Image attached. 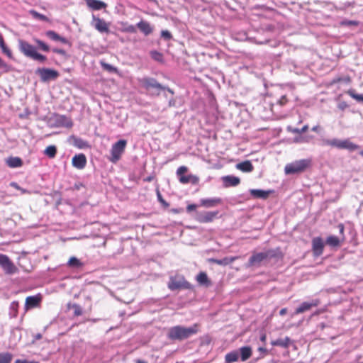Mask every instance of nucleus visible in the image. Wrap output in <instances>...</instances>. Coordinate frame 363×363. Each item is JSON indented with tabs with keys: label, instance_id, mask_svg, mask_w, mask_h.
Segmentation results:
<instances>
[{
	"label": "nucleus",
	"instance_id": "obj_1",
	"mask_svg": "<svg viewBox=\"0 0 363 363\" xmlns=\"http://www.w3.org/2000/svg\"><path fill=\"white\" fill-rule=\"evenodd\" d=\"M200 330V325L194 323L190 327L175 325L169 328L167 337L172 341H183L197 334Z\"/></svg>",
	"mask_w": 363,
	"mask_h": 363
},
{
	"label": "nucleus",
	"instance_id": "obj_2",
	"mask_svg": "<svg viewBox=\"0 0 363 363\" xmlns=\"http://www.w3.org/2000/svg\"><path fill=\"white\" fill-rule=\"evenodd\" d=\"M283 254L279 248L269 249L265 252H253L247 264V267H258L268 259L282 258Z\"/></svg>",
	"mask_w": 363,
	"mask_h": 363
},
{
	"label": "nucleus",
	"instance_id": "obj_3",
	"mask_svg": "<svg viewBox=\"0 0 363 363\" xmlns=\"http://www.w3.org/2000/svg\"><path fill=\"white\" fill-rule=\"evenodd\" d=\"M18 47L20 51L27 57L40 62H44L47 60V57L45 55L38 53L36 48L26 40H19Z\"/></svg>",
	"mask_w": 363,
	"mask_h": 363
},
{
	"label": "nucleus",
	"instance_id": "obj_4",
	"mask_svg": "<svg viewBox=\"0 0 363 363\" xmlns=\"http://www.w3.org/2000/svg\"><path fill=\"white\" fill-rule=\"evenodd\" d=\"M311 164L312 161L311 159L296 160L285 166L284 172L286 174H300L309 168L311 166Z\"/></svg>",
	"mask_w": 363,
	"mask_h": 363
},
{
	"label": "nucleus",
	"instance_id": "obj_5",
	"mask_svg": "<svg viewBox=\"0 0 363 363\" xmlns=\"http://www.w3.org/2000/svg\"><path fill=\"white\" fill-rule=\"evenodd\" d=\"M324 144L340 150L354 151L359 148V146L352 143L350 139L340 140L337 138L327 139L323 141Z\"/></svg>",
	"mask_w": 363,
	"mask_h": 363
},
{
	"label": "nucleus",
	"instance_id": "obj_6",
	"mask_svg": "<svg viewBox=\"0 0 363 363\" xmlns=\"http://www.w3.org/2000/svg\"><path fill=\"white\" fill-rule=\"evenodd\" d=\"M167 286L171 291L192 289V285L186 280L183 275L180 274L171 276Z\"/></svg>",
	"mask_w": 363,
	"mask_h": 363
},
{
	"label": "nucleus",
	"instance_id": "obj_7",
	"mask_svg": "<svg viewBox=\"0 0 363 363\" xmlns=\"http://www.w3.org/2000/svg\"><path fill=\"white\" fill-rule=\"evenodd\" d=\"M139 82L141 86L146 90L150 91L154 89L155 92H152V95L159 96L160 91L165 90L166 87L158 83L157 81L154 78L144 77L139 79Z\"/></svg>",
	"mask_w": 363,
	"mask_h": 363
},
{
	"label": "nucleus",
	"instance_id": "obj_8",
	"mask_svg": "<svg viewBox=\"0 0 363 363\" xmlns=\"http://www.w3.org/2000/svg\"><path fill=\"white\" fill-rule=\"evenodd\" d=\"M127 141L125 140H120L115 143L111 150V157L108 158L112 163H116L121 160L122 155L125 152Z\"/></svg>",
	"mask_w": 363,
	"mask_h": 363
},
{
	"label": "nucleus",
	"instance_id": "obj_9",
	"mask_svg": "<svg viewBox=\"0 0 363 363\" xmlns=\"http://www.w3.org/2000/svg\"><path fill=\"white\" fill-rule=\"evenodd\" d=\"M188 168L186 166H181L177 170V175L179 180L182 184L191 183L192 184H197L199 182V178L193 174L184 175L187 172Z\"/></svg>",
	"mask_w": 363,
	"mask_h": 363
},
{
	"label": "nucleus",
	"instance_id": "obj_10",
	"mask_svg": "<svg viewBox=\"0 0 363 363\" xmlns=\"http://www.w3.org/2000/svg\"><path fill=\"white\" fill-rule=\"evenodd\" d=\"M0 266L6 274H13L18 272V267L7 255L4 254H0Z\"/></svg>",
	"mask_w": 363,
	"mask_h": 363
},
{
	"label": "nucleus",
	"instance_id": "obj_11",
	"mask_svg": "<svg viewBox=\"0 0 363 363\" xmlns=\"http://www.w3.org/2000/svg\"><path fill=\"white\" fill-rule=\"evenodd\" d=\"M35 73L40 76L41 81L44 82L56 79L59 77L57 71L50 68H38Z\"/></svg>",
	"mask_w": 363,
	"mask_h": 363
},
{
	"label": "nucleus",
	"instance_id": "obj_12",
	"mask_svg": "<svg viewBox=\"0 0 363 363\" xmlns=\"http://www.w3.org/2000/svg\"><path fill=\"white\" fill-rule=\"evenodd\" d=\"M92 26L100 33H108L110 32V23L94 15L92 16Z\"/></svg>",
	"mask_w": 363,
	"mask_h": 363
},
{
	"label": "nucleus",
	"instance_id": "obj_13",
	"mask_svg": "<svg viewBox=\"0 0 363 363\" xmlns=\"http://www.w3.org/2000/svg\"><path fill=\"white\" fill-rule=\"evenodd\" d=\"M325 244L320 237L313 238L312 240V251L315 257H319L323 253Z\"/></svg>",
	"mask_w": 363,
	"mask_h": 363
},
{
	"label": "nucleus",
	"instance_id": "obj_14",
	"mask_svg": "<svg viewBox=\"0 0 363 363\" xmlns=\"http://www.w3.org/2000/svg\"><path fill=\"white\" fill-rule=\"evenodd\" d=\"M320 303L319 299H314L311 302H303L294 311V315L303 313L311 309L312 307H316Z\"/></svg>",
	"mask_w": 363,
	"mask_h": 363
},
{
	"label": "nucleus",
	"instance_id": "obj_15",
	"mask_svg": "<svg viewBox=\"0 0 363 363\" xmlns=\"http://www.w3.org/2000/svg\"><path fill=\"white\" fill-rule=\"evenodd\" d=\"M218 214V211H207L200 213L196 216V220L201 223L212 222Z\"/></svg>",
	"mask_w": 363,
	"mask_h": 363
},
{
	"label": "nucleus",
	"instance_id": "obj_16",
	"mask_svg": "<svg viewBox=\"0 0 363 363\" xmlns=\"http://www.w3.org/2000/svg\"><path fill=\"white\" fill-rule=\"evenodd\" d=\"M72 164L78 169H82L86 167V157L84 154L75 155L72 160Z\"/></svg>",
	"mask_w": 363,
	"mask_h": 363
},
{
	"label": "nucleus",
	"instance_id": "obj_17",
	"mask_svg": "<svg viewBox=\"0 0 363 363\" xmlns=\"http://www.w3.org/2000/svg\"><path fill=\"white\" fill-rule=\"evenodd\" d=\"M42 297L40 294L28 296L26 298L25 308L26 310L38 307L41 302Z\"/></svg>",
	"mask_w": 363,
	"mask_h": 363
},
{
	"label": "nucleus",
	"instance_id": "obj_18",
	"mask_svg": "<svg viewBox=\"0 0 363 363\" xmlns=\"http://www.w3.org/2000/svg\"><path fill=\"white\" fill-rule=\"evenodd\" d=\"M222 203V199L220 198L202 199L200 200L201 206L206 208H212Z\"/></svg>",
	"mask_w": 363,
	"mask_h": 363
},
{
	"label": "nucleus",
	"instance_id": "obj_19",
	"mask_svg": "<svg viewBox=\"0 0 363 363\" xmlns=\"http://www.w3.org/2000/svg\"><path fill=\"white\" fill-rule=\"evenodd\" d=\"M88 7L92 10L99 11L107 7V4L100 0H85Z\"/></svg>",
	"mask_w": 363,
	"mask_h": 363
},
{
	"label": "nucleus",
	"instance_id": "obj_20",
	"mask_svg": "<svg viewBox=\"0 0 363 363\" xmlns=\"http://www.w3.org/2000/svg\"><path fill=\"white\" fill-rule=\"evenodd\" d=\"M272 191H265L262 189H250V194L255 199H267Z\"/></svg>",
	"mask_w": 363,
	"mask_h": 363
},
{
	"label": "nucleus",
	"instance_id": "obj_21",
	"mask_svg": "<svg viewBox=\"0 0 363 363\" xmlns=\"http://www.w3.org/2000/svg\"><path fill=\"white\" fill-rule=\"evenodd\" d=\"M196 280L201 286L208 287L211 285V281L205 272H200L196 276Z\"/></svg>",
	"mask_w": 363,
	"mask_h": 363
},
{
	"label": "nucleus",
	"instance_id": "obj_22",
	"mask_svg": "<svg viewBox=\"0 0 363 363\" xmlns=\"http://www.w3.org/2000/svg\"><path fill=\"white\" fill-rule=\"evenodd\" d=\"M222 179L225 187L236 186L240 183V179L234 176H225Z\"/></svg>",
	"mask_w": 363,
	"mask_h": 363
},
{
	"label": "nucleus",
	"instance_id": "obj_23",
	"mask_svg": "<svg viewBox=\"0 0 363 363\" xmlns=\"http://www.w3.org/2000/svg\"><path fill=\"white\" fill-rule=\"evenodd\" d=\"M344 242V238L340 239L335 235H329L327 237L325 244L332 247H338Z\"/></svg>",
	"mask_w": 363,
	"mask_h": 363
},
{
	"label": "nucleus",
	"instance_id": "obj_24",
	"mask_svg": "<svg viewBox=\"0 0 363 363\" xmlns=\"http://www.w3.org/2000/svg\"><path fill=\"white\" fill-rule=\"evenodd\" d=\"M272 345L279 346L283 348H288L291 344V340L289 337L279 338L271 342Z\"/></svg>",
	"mask_w": 363,
	"mask_h": 363
},
{
	"label": "nucleus",
	"instance_id": "obj_25",
	"mask_svg": "<svg viewBox=\"0 0 363 363\" xmlns=\"http://www.w3.org/2000/svg\"><path fill=\"white\" fill-rule=\"evenodd\" d=\"M137 27L138 29L143 33L145 35H148L152 33L153 29L150 24L145 21H140L138 23Z\"/></svg>",
	"mask_w": 363,
	"mask_h": 363
},
{
	"label": "nucleus",
	"instance_id": "obj_26",
	"mask_svg": "<svg viewBox=\"0 0 363 363\" xmlns=\"http://www.w3.org/2000/svg\"><path fill=\"white\" fill-rule=\"evenodd\" d=\"M6 163L11 168L20 167L23 165V161L18 157H10L6 160Z\"/></svg>",
	"mask_w": 363,
	"mask_h": 363
},
{
	"label": "nucleus",
	"instance_id": "obj_27",
	"mask_svg": "<svg viewBox=\"0 0 363 363\" xmlns=\"http://www.w3.org/2000/svg\"><path fill=\"white\" fill-rule=\"evenodd\" d=\"M240 258V257L238 256H235V257H224L223 259H213L211 260V262L213 263H215L216 264H218V265H223V266H225V265H228L229 264H231L232 262H233L234 261Z\"/></svg>",
	"mask_w": 363,
	"mask_h": 363
},
{
	"label": "nucleus",
	"instance_id": "obj_28",
	"mask_svg": "<svg viewBox=\"0 0 363 363\" xmlns=\"http://www.w3.org/2000/svg\"><path fill=\"white\" fill-rule=\"evenodd\" d=\"M236 168L243 172H251L254 169L253 165L249 160H246L240 163H238L236 165Z\"/></svg>",
	"mask_w": 363,
	"mask_h": 363
},
{
	"label": "nucleus",
	"instance_id": "obj_29",
	"mask_svg": "<svg viewBox=\"0 0 363 363\" xmlns=\"http://www.w3.org/2000/svg\"><path fill=\"white\" fill-rule=\"evenodd\" d=\"M45 35L48 38L52 40L60 41L64 44L68 43V40L66 38L61 37L60 35H58L56 32L53 30H48L45 33Z\"/></svg>",
	"mask_w": 363,
	"mask_h": 363
},
{
	"label": "nucleus",
	"instance_id": "obj_30",
	"mask_svg": "<svg viewBox=\"0 0 363 363\" xmlns=\"http://www.w3.org/2000/svg\"><path fill=\"white\" fill-rule=\"evenodd\" d=\"M240 358L242 362L247 360L252 356V349L250 347L245 346L240 349Z\"/></svg>",
	"mask_w": 363,
	"mask_h": 363
},
{
	"label": "nucleus",
	"instance_id": "obj_31",
	"mask_svg": "<svg viewBox=\"0 0 363 363\" xmlns=\"http://www.w3.org/2000/svg\"><path fill=\"white\" fill-rule=\"evenodd\" d=\"M238 352L237 351H233L225 354V360L226 363L235 362L238 359Z\"/></svg>",
	"mask_w": 363,
	"mask_h": 363
},
{
	"label": "nucleus",
	"instance_id": "obj_32",
	"mask_svg": "<svg viewBox=\"0 0 363 363\" xmlns=\"http://www.w3.org/2000/svg\"><path fill=\"white\" fill-rule=\"evenodd\" d=\"M57 147L55 145H49L48 146L45 150L44 154L47 155L49 158H54L57 155Z\"/></svg>",
	"mask_w": 363,
	"mask_h": 363
},
{
	"label": "nucleus",
	"instance_id": "obj_33",
	"mask_svg": "<svg viewBox=\"0 0 363 363\" xmlns=\"http://www.w3.org/2000/svg\"><path fill=\"white\" fill-rule=\"evenodd\" d=\"M346 93L357 101L363 103L362 94H357L354 89H349L346 91Z\"/></svg>",
	"mask_w": 363,
	"mask_h": 363
},
{
	"label": "nucleus",
	"instance_id": "obj_34",
	"mask_svg": "<svg viewBox=\"0 0 363 363\" xmlns=\"http://www.w3.org/2000/svg\"><path fill=\"white\" fill-rule=\"evenodd\" d=\"M13 356L11 353H0V363H11Z\"/></svg>",
	"mask_w": 363,
	"mask_h": 363
},
{
	"label": "nucleus",
	"instance_id": "obj_35",
	"mask_svg": "<svg viewBox=\"0 0 363 363\" xmlns=\"http://www.w3.org/2000/svg\"><path fill=\"white\" fill-rule=\"evenodd\" d=\"M34 42L37 44L39 49L44 51V52H48L50 51V47L45 43L43 41L39 40V39H34Z\"/></svg>",
	"mask_w": 363,
	"mask_h": 363
},
{
	"label": "nucleus",
	"instance_id": "obj_36",
	"mask_svg": "<svg viewBox=\"0 0 363 363\" xmlns=\"http://www.w3.org/2000/svg\"><path fill=\"white\" fill-rule=\"evenodd\" d=\"M150 56L151 57L155 60V61L162 62H163V55L156 50H152L150 52Z\"/></svg>",
	"mask_w": 363,
	"mask_h": 363
},
{
	"label": "nucleus",
	"instance_id": "obj_37",
	"mask_svg": "<svg viewBox=\"0 0 363 363\" xmlns=\"http://www.w3.org/2000/svg\"><path fill=\"white\" fill-rule=\"evenodd\" d=\"M68 265L72 267H80L82 266L81 262L76 257H72L68 261Z\"/></svg>",
	"mask_w": 363,
	"mask_h": 363
},
{
	"label": "nucleus",
	"instance_id": "obj_38",
	"mask_svg": "<svg viewBox=\"0 0 363 363\" xmlns=\"http://www.w3.org/2000/svg\"><path fill=\"white\" fill-rule=\"evenodd\" d=\"M30 13L33 16V17L36 19H38V20H40L43 21H49V19L46 16L41 14L34 10L30 11Z\"/></svg>",
	"mask_w": 363,
	"mask_h": 363
},
{
	"label": "nucleus",
	"instance_id": "obj_39",
	"mask_svg": "<svg viewBox=\"0 0 363 363\" xmlns=\"http://www.w3.org/2000/svg\"><path fill=\"white\" fill-rule=\"evenodd\" d=\"M101 67L106 71H108L110 72H117L118 69L116 67L112 66L111 65H109L106 62H101Z\"/></svg>",
	"mask_w": 363,
	"mask_h": 363
},
{
	"label": "nucleus",
	"instance_id": "obj_40",
	"mask_svg": "<svg viewBox=\"0 0 363 363\" xmlns=\"http://www.w3.org/2000/svg\"><path fill=\"white\" fill-rule=\"evenodd\" d=\"M157 196L159 202L164 208H167L169 206V204L162 198V196L158 189L157 190Z\"/></svg>",
	"mask_w": 363,
	"mask_h": 363
},
{
	"label": "nucleus",
	"instance_id": "obj_41",
	"mask_svg": "<svg viewBox=\"0 0 363 363\" xmlns=\"http://www.w3.org/2000/svg\"><path fill=\"white\" fill-rule=\"evenodd\" d=\"M340 25L345 26H359V21H351V20H345L340 23Z\"/></svg>",
	"mask_w": 363,
	"mask_h": 363
},
{
	"label": "nucleus",
	"instance_id": "obj_42",
	"mask_svg": "<svg viewBox=\"0 0 363 363\" xmlns=\"http://www.w3.org/2000/svg\"><path fill=\"white\" fill-rule=\"evenodd\" d=\"M74 144L75 146H77L79 148H83L86 146V143L84 142L81 138H74Z\"/></svg>",
	"mask_w": 363,
	"mask_h": 363
},
{
	"label": "nucleus",
	"instance_id": "obj_43",
	"mask_svg": "<svg viewBox=\"0 0 363 363\" xmlns=\"http://www.w3.org/2000/svg\"><path fill=\"white\" fill-rule=\"evenodd\" d=\"M355 6H356V2L354 1H347V2L344 3L342 6L339 8V9L344 11L349 8H354Z\"/></svg>",
	"mask_w": 363,
	"mask_h": 363
},
{
	"label": "nucleus",
	"instance_id": "obj_44",
	"mask_svg": "<svg viewBox=\"0 0 363 363\" xmlns=\"http://www.w3.org/2000/svg\"><path fill=\"white\" fill-rule=\"evenodd\" d=\"M72 308L74 309V315L79 316L82 314V310L79 305L74 303L72 306Z\"/></svg>",
	"mask_w": 363,
	"mask_h": 363
},
{
	"label": "nucleus",
	"instance_id": "obj_45",
	"mask_svg": "<svg viewBox=\"0 0 363 363\" xmlns=\"http://www.w3.org/2000/svg\"><path fill=\"white\" fill-rule=\"evenodd\" d=\"M161 36L162 38H163L165 40H169L170 39H172V35L171 34V33L167 30H162L161 32Z\"/></svg>",
	"mask_w": 363,
	"mask_h": 363
},
{
	"label": "nucleus",
	"instance_id": "obj_46",
	"mask_svg": "<svg viewBox=\"0 0 363 363\" xmlns=\"http://www.w3.org/2000/svg\"><path fill=\"white\" fill-rule=\"evenodd\" d=\"M0 48L1 49L2 52L6 55L9 58H11L12 57V52L9 49V48L6 45V44H4L3 46L0 47Z\"/></svg>",
	"mask_w": 363,
	"mask_h": 363
},
{
	"label": "nucleus",
	"instance_id": "obj_47",
	"mask_svg": "<svg viewBox=\"0 0 363 363\" xmlns=\"http://www.w3.org/2000/svg\"><path fill=\"white\" fill-rule=\"evenodd\" d=\"M0 48L1 49L2 52L6 55L9 58H11L12 57V52L9 49V48L6 45V44H4L3 46L0 47Z\"/></svg>",
	"mask_w": 363,
	"mask_h": 363
},
{
	"label": "nucleus",
	"instance_id": "obj_48",
	"mask_svg": "<svg viewBox=\"0 0 363 363\" xmlns=\"http://www.w3.org/2000/svg\"><path fill=\"white\" fill-rule=\"evenodd\" d=\"M289 101V99L286 95L281 96V98L278 101V104L280 106L286 105Z\"/></svg>",
	"mask_w": 363,
	"mask_h": 363
},
{
	"label": "nucleus",
	"instance_id": "obj_49",
	"mask_svg": "<svg viewBox=\"0 0 363 363\" xmlns=\"http://www.w3.org/2000/svg\"><path fill=\"white\" fill-rule=\"evenodd\" d=\"M348 107V104L346 101H341L337 104V108L342 111H344Z\"/></svg>",
	"mask_w": 363,
	"mask_h": 363
},
{
	"label": "nucleus",
	"instance_id": "obj_50",
	"mask_svg": "<svg viewBox=\"0 0 363 363\" xmlns=\"http://www.w3.org/2000/svg\"><path fill=\"white\" fill-rule=\"evenodd\" d=\"M124 31L128 33H135L136 29L134 26L130 25L124 29Z\"/></svg>",
	"mask_w": 363,
	"mask_h": 363
},
{
	"label": "nucleus",
	"instance_id": "obj_51",
	"mask_svg": "<svg viewBox=\"0 0 363 363\" xmlns=\"http://www.w3.org/2000/svg\"><path fill=\"white\" fill-rule=\"evenodd\" d=\"M52 51L55 52V53H57V54H59V55H66V52L65 50H62V49H59V48H54L52 50Z\"/></svg>",
	"mask_w": 363,
	"mask_h": 363
},
{
	"label": "nucleus",
	"instance_id": "obj_52",
	"mask_svg": "<svg viewBox=\"0 0 363 363\" xmlns=\"http://www.w3.org/2000/svg\"><path fill=\"white\" fill-rule=\"evenodd\" d=\"M337 227L339 228L340 233L342 235V238L345 239V235H344L345 226H344V225L342 223H340Z\"/></svg>",
	"mask_w": 363,
	"mask_h": 363
},
{
	"label": "nucleus",
	"instance_id": "obj_53",
	"mask_svg": "<svg viewBox=\"0 0 363 363\" xmlns=\"http://www.w3.org/2000/svg\"><path fill=\"white\" fill-rule=\"evenodd\" d=\"M342 82V77H336V78L333 79L330 82V85H334V84H337V83H340V82Z\"/></svg>",
	"mask_w": 363,
	"mask_h": 363
},
{
	"label": "nucleus",
	"instance_id": "obj_54",
	"mask_svg": "<svg viewBox=\"0 0 363 363\" xmlns=\"http://www.w3.org/2000/svg\"><path fill=\"white\" fill-rule=\"evenodd\" d=\"M196 207H197V206H196V204H189V205H188V206H187V207H186V211H187L188 212L193 211L196 210Z\"/></svg>",
	"mask_w": 363,
	"mask_h": 363
},
{
	"label": "nucleus",
	"instance_id": "obj_55",
	"mask_svg": "<svg viewBox=\"0 0 363 363\" xmlns=\"http://www.w3.org/2000/svg\"><path fill=\"white\" fill-rule=\"evenodd\" d=\"M15 363H38V362H29V361H27V360L17 359V360H16Z\"/></svg>",
	"mask_w": 363,
	"mask_h": 363
},
{
	"label": "nucleus",
	"instance_id": "obj_56",
	"mask_svg": "<svg viewBox=\"0 0 363 363\" xmlns=\"http://www.w3.org/2000/svg\"><path fill=\"white\" fill-rule=\"evenodd\" d=\"M352 79L350 76H347L344 78H342V82H345V83L350 84L351 82Z\"/></svg>",
	"mask_w": 363,
	"mask_h": 363
},
{
	"label": "nucleus",
	"instance_id": "obj_57",
	"mask_svg": "<svg viewBox=\"0 0 363 363\" xmlns=\"http://www.w3.org/2000/svg\"><path fill=\"white\" fill-rule=\"evenodd\" d=\"M287 313V308H281L279 311V315L283 316L284 315H286Z\"/></svg>",
	"mask_w": 363,
	"mask_h": 363
},
{
	"label": "nucleus",
	"instance_id": "obj_58",
	"mask_svg": "<svg viewBox=\"0 0 363 363\" xmlns=\"http://www.w3.org/2000/svg\"><path fill=\"white\" fill-rule=\"evenodd\" d=\"M7 67L6 64L4 62V60L0 57V68H6Z\"/></svg>",
	"mask_w": 363,
	"mask_h": 363
},
{
	"label": "nucleus",
	"instance_id": "obj_59",
	"mask_svg": "<svg viewBox=\"0 0 363 363\" xmlns=\"http://www.w3.org/2000/svg\"><path fill=\"white\" fill-rule=\"evenodd\" d=\"M153 179H154L153 176H149V177L145 178L143 180H144V182H150L153 180Z\"/></svg>",
	"mask_w": 363,
	"mask_h": 363
},
{
	"label": "nucleus",
	"instance_id": "obj_60",
	"mask_svg": "<svg viewBox=\"0 0 363 363\" xmlns=\"http://www.w3.org/2000/svg\"><path fill=\"white\" fill-rule=\"evenodd\" d=\"M308 129V125H305L301 129V133H303L305 132H306Z\"/></svg>",
	"mask_w": 363,
	"mask_h": 363
},
{
	"label": "nucleus",
	"instance_id": "obj_61",
	"mask_svg": "<svg viewBox=\"0 0 363 363\" xmlns=\"http://www.w3.org/2000/svg\"><path fill=\"white\" fill-rule=\"evenodd\" d=\"M292 133H296V134H301V129H299V128L293 129Z\"/></svg>",
	"mask_w": 363,
	"mask_h": 363
},
{
	"label": "nucleus",
	"instance_id": "obj_62",
	"mask_svg": "<svg viewBox=\"0 0 363 363\" xmlns=\"http://www.w3.org/2000/svg\"><path fill=\"white\" fill-rule=\"evenodd\" d=\"M5 44L3 36L0 34V47L3 46Z\"/></svg>",
	"mask_w": 363,
	"mask_h": 363
},
{
	"label": "nucleus",
	"instance_id": "obj_63",
	"mask_svg": "<svg viewBox=\"0 0 363 363\" xmlns=\"http://www.w3.org/2000/svg\"><path fill=\"white\" fill-rule=\"evenodd\" d=\"M319 128H320V127L318 125H316V126H313L311 130L313 132H318Z\"/></svg>",
	"mask_w": 363,
	"mask_h": 363
},
{
	"label": "nucleus",
	"instance_id": "obj_64",
	"mask_svg": "<svg viewBox=\"0 0 363 363\" xmlns=\"http://www.w3.org/2000/svg\"><path fill=\"white\" fill-rule=\"evenodd\" d=\"M135 363H147V362L143 359H136Z\"/></svg>",
	"mask_w": 363,
	"mask_h": 363
}]
</instances>
